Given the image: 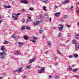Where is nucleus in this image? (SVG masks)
<instances>
[{"label":"nucleus","instance_id":"29","mask_svg":"<svg viewBox=\"0 0 79 79\" xmlns=\"http://www.w3.org/2000/svg\"><path fill=\"white\" fill-rule=\"evenodd\" d=\"M16 55H19V54H20V52H19L18 51H17L15 52Z\"/></svg>","mask_w":79,"mask_h":79},{"label":"nucleus","instance_id":"58","mask_svg":"<svg viewBox=\"0 0 79 79\" xmlns=\"http://www.w3.org/2000/svg\"><path fill=\"white\" fill-rule=\"evenodd\" d=\"M72 66H75V65H72Z\"/></svg>","mask_w":79,"mask_h":79},{"label":"nucleus","instance_id":"6","mask_svg":"<svg viewBox=\"0 0 79 79\" xmlns=\"http://www.w3.org/2000/svg\"><path fill=\"white\" fill-rule=\"evenodd\" d=\"M75 45L76 46L75 50L77 51V50H78L79 49V44L76 43L75 44Z\"/></svg>","mask_w":79,"mask_h":79},{"label":"nucleus","instance_id":"37","mask_svg":"<svg viewBox=\"0 0 79 79\" xmlns=\"http://www.w3.org/2000/svg\"><path fill=\"white\" fill-rule=\"evenodd\" d=\"M12 37L13 38H14V39H16V36L13 35H12Z\"/></svg>","mask_w":79,"mask_h":79},{"label":"nucleus","instance_id":"4","mask_svg":"<svg viewBox=\"0 0 79 79\" xmlns=\"http://www.w3.org/2000/svg\"><path fill=\"white\" fill-rule=\"evenodd\" d=\"M59 27L58 29L60 31H63V27L64 26L63 25L60 24L58 25Z\"/></svg>","mask_w":79,"mask_h":79},{"label":"nucleus","instance_id":"51","mask_svg":"<svg viewBox=\"0 0 79 79\" xmlns=\"http://www.w3.org/2000/svg\"><path fill=\"white\" fill-rule=\"evenodd\" d=\"M48 53V51H46V52H45V54H47V53Z\"/></svg>","mask_w":79,"mask_h":79},{"label":"nucleus","instance_id":"14","mask_svg":"<svg viewBox=\"0 0 79 79\" xmlns=\"http://www.w3.org/2000/svg\"><path fill=\"white\" fill-rule=\"evenodd\" d=\"M55 16L56 17H58L60 16V12H58L55 14Z\"/></svg>","mask_w":79,"mask_h":79},{"label":"nucleus","instance_id":"20","mask_svg":"<svg viewBox=\"0 0 79 79\" xmlns=\"http://www.w3.org/2000/svg\"><path fill=\"white\" fill-rule=\"evenodd\" d=\"M74 56L75 58H77L78 57V55L77 54H75L74 55Z\"/></svg>","mask_w":79,"mask_h":79},{"label":"nucleus","instance_id":"52","mask_svg":"<svg viewBox=\"0 0 79 79\" xmlns=\"http://www.w3.org/2000/svg\"><path fill=\"white\" fill-rule=\"evenodd\" d=\"M17 70H15L14 71V73H16L17 72Z\"/></svg>","mask_w":79,"mask_h":79},{"label":"nucleus","instance_id":"2","mask_svg":"<svg viewBox=\"0 0 79 79\" xmlns=\"http://www.w3.org/2000/svg\"><path fill=\"white\" fill-rule=\"evenodd\" d=\"M38 20H40V21H38L36 22H33V24L34 26H37L38 24L40 23H41V22H42V20H41L40 18L38 19Z\"/></svg>","mask_w":79,"mask_h":79},{"label":"nucleus","instance_id":"36","mask_svg":"<svg viewBox=\"0 0 79 79\" xmlns=\"http://www.w3.org/2000/svg\"><path fill=\"white\" fill-rule=\"evenodd\" d=\"M69 70H70V71H71L72 70V68H71V67L69 66Z\"/></svg>","mask_w":79,"mask_h":79},{"label":"nucleus","instance_id":"28","mask_svg":"<svg viewBox=\"0 0 79 79\" xmlns=\"http://www.w3.org/2000/svg\"><path fill=\"white\" fill-rule=\"evenodd\" d=\"M76 40H74L73 41V44H76Z\"/></svg>","mask_w":79,"mask_h":79},{"label":"nucleus","instance_id":"33","mask_svg":"<svg viewBox=\"0 0 79 79\" xmlns=\"http://www.w3.org/2000/svg\"><path fill=\"white\" fill-rule=\"evenodd\" d=\"M70 9L72 10V11H73V6H71Z\"/></svg>","mask_w":79,"mask_h":79},{"label":"nucleus","instance_id":"18","mask_svg":"<svg viewBox=\"0 0 79 79\" xmlns=\"http://www.w3.org/2000/svg\"><path fill=\"white\" fill-rule=\"evenodd\" d=\"M48 44L49 47H50L51 46V42L50 41H48Z\"/></svg>","mask_w":79,"mask_h":79},{"label":"nucleus","instance_id":"30","mask_svg":"<svg viewBox=\"0 0 79 79\" xmlns=\"http://www.w3.org/2000/svg\"><path fill=\"white\" fill-rule=\"evenodd\" d=\"M44 32V30H40L39 32H40V34H41V33H42V32Z\"/></svg>","mask_w":79,"mask_h":79},{"label":"nucleus","instance_id":"7","mask_svg":"<svg viewBox=\"0 0 79 79\" xmlns=\"http://www.w3.org/2000/svg\"><path fill=\"white\" fill-rule=\"evenodd\" d=\"M27 0H22L21 1H20L21 3H24V4H27L28 3L27 1Z\"/></svg>","mask_w":79,"mask_h":79},{"label":"nucleus","instance_id":"25","mask_svg":"<svg viewBox=\"0 0 79 79\" xmlns=\"http://www.w3.org/2000/svg\"><path fill=\"white\" fill-rule=\"evenodd\" d=\"M25 29V26H23L22 27V28L21 29L22 31H24Z\"/></svg>","mask_w":79,"mask_h":79},{"label":"nucleus","instance_id":"32","mask_svg":"<svg viewBox=\"0 0 79 79\" xmlns=\"http://www.w3.org/2000/svg\"><path fill=\"white\" fill-rule=\"evenodd\" d=\"M57 52L58 54L59 55H60L61 54L60 51L58 50L57 49Z\"/></svg>","mask_w":79,"mask_h":79},{"label":"nucleus","instance_id":"62","mask_svg":"<svg viewBox=\"0 0 79 79\" xmlns=\"http://www.w3.org/2000/svg\"><path fill=\"white\" fill-rule=\"evenodd\" d=\"M27 16H29V15H30V14H27Z\"/></svg>","mask_w":79,"mask_h":79},{"label":"nucleus","instance_id":"39","mask_svg":"<svg viewBox=\"0 0 79 79\" xmlns=\"http://www.w3.org/2000/svg\"><path fill=\"white\" fill-rule=\"evenodd\" d=\"M16 15L17 17L18 18V16H19V15H20V13H19L17 14V15Z\"/></svg>","mask_w":79,"mask_h":79},{"label":"nucleus","instance_id":"23","mask_svg":"<svg viewBox=\"0 0 79 79\" xmlns=\"http://www.w3.org/2000/svg\"><path fill=\"white\" fill-rule=\"evenodd\" d=\"M26 69H31V66H28L26 67Z\"/></svg>","mask_w":79,"mask_h":79},{"label":"nucleus","instance_id":"24","mask_svg":"<svg viewBox=\"0 0 79 79\" xmlns=\"http://www.w3.org/2000/svg\"><path fill=\"white\" fill-rule=\"evenodd\" d=\"M62 35V33H60L59 34L58 37H60V36H61Z\"/></svg>","mask_w":79,"mask_h":79},{"label":"nucleus","instance_id":"49","mask_svg":"<svg viewBox=\"0 0 79 79\" xmlns=\"http://www.w3.org/2000/svg\"><path fill=\"white\" fill-rule=\"evenodd\" d=\"M61 22H62V23H63L64 22V20L63 19L61 20Z\"/></svg>","mask_w":79,"mask_h":79},{"label":"nucleus","instance_id":"16","mask_svg":"<svg viewBox=\"0 0 79 79\" xmlns=\"http://www.w3.org/2000/svg\"><path fill=\"white\" fill-rule=\"evenodd\" d=\"M63 17L64 19H67L68 18V16L67 15H63Z\"/></svg>","mask_w":79,"mask_h":79},{"label":"nucleus","instance_id":"47","mask_svg":"<svg viewBox=\"0 0 79 79\" xmlns=\"http://www.w3.org/2000/svg\"><path fill=\"white\" fill-rule=\"evenodd\" d=\"M49 21H50V22H52V18H50Z\"/></svg>","mask_w":79,"mask_h":79},{"label":"nucleus","instance_id":"45","mask_svg":"<svg viewBox=\"0 0 79 79\" xmlns=\"http://www.w3.org/2000/svg\"><path fill=\"white\" fill-rule=\"evenodd\" d=\"M21 69H19V70H18V72H19V73H20V72H21Z\"/></svg>","mask_w":79,"mask_h":79},{"label":"nucleus","instance_id":"12","mask_svg":"<svg viewBox=\"0 0 79 79\" xmlns=\"http://www.w3.org/2000/svg\"><path fill=\"white\" fill-rule=\"evenodd\" d=\"M75 38L76 39H78L79 38V34H77L75 36Z\"/></svg>","mask_w":79,"mask_h":79},{"label":"nucleus","instance_id":"57","mask_svg":"<svg viewBox=\"0 0 79 79\" xmlns=\"http://www.w3.org/2000/svg\"><path fill=\"white\" fill-rule=\"evenodd\" d=\"M0 79H2V77H0Z\"/></svg>","mask_w":79,"mask_h":79},{"label":"nucleus","instance_id":"3","mask_svg":"<svg viewBox=\"0 0 79 79\" xmlns=\"http://www.w3.org/2000/svg\"><path fill=\"white\" fill-rule=\"evenodd\" d=\"M32 39L31 40V41L33 43H35L36 42V40L37 39V37L33 36L31 37Z\"/></svg>","mask_w":79,"mask_h":79},{"label":"nucleus","instance_id":"54","mask_svg":"<svg viewBox=\"0 0 79 79\" xmlns=\"http://www.w3.org/2000/svg\"><path fill=\"white\" fill-rule=\"evenodd\" d=\"M2 20H0V24H1V23L2 22Z\"/></svg>","mask_w":79,"mask_h":79},{"label":"nucleus","instance_id":"19","mask_svg":"<svg viewBox=\"0 0 79 79\" xmlns=\"http://www.w3.org/2000/svg\"><path fill=\"white\" fill-rule=\"evenodd\" d=\"M46 8L47 7H46V6H44L43 7V8L44 11H47V10L46 9Z\"/></svg>","mask_w":79,"mask_h":79},{"label":"nucleus","instance_id":"10","mask_svg":"<svg viewBox=\"0 0 79 79\" xmlns=\"http://www.w3.org/2000/svg\"><path fill=\"white\" fill-rule=\"evenodd\" d=\"M42 2L44 3H47L48 2V0H41Z\"/></svg>","mask_w":79,"mask_h":79},{"label":"nucleus","instance_id":"21","mask_svg":"<svg viewBox=\"0 0 79 79\" xmlns=\"http://www.w3.org/2000/svg\"><path fill=\"white\" fill-rule=\"evenodd\" d=\"M29 19H31V18L30 17H28V19H27V21L26 22V23H28V22L30 21V20H29Z\"/></svg>","mask_w":79,"mask_h":79},{"label":"nucleus","instance_id":"56","mask_svg":"<svg viewBox=\"0 0 79 79\" xmlns=\"http://www.w3.org/2000/svg\"><path fill=\"white\" fill-rule=\"evenodd\" d=\"M55 64L56 65H58V63H55Z\"/></svg>","mask_w":79,"mask_h":79},{"label":"nucleus","instance_id":"5","mask_svg":"<svg viewBox=\"0 0 79 79\" xmlns=\"http://www.w3.org/2000/svg\"><path fill=\"white\" fill-rule=\"evenodd\" d=\"M12 18H14L15 20H17L18 19V17L16 16V15L15 13H13Z\"/></svg>","mask_w":79,"mask_h":79},{"label":"nucleus","instance_id":"35","mask_svg":"<svg viewBox=\"0 0 79 79\" xmlns=\"http://www.w3.org/2000/svg\"><path fill=\"white\" fill-rule=\"evenodd\" d=\"M20 38V37L17 36H16V38H15V39H16L17 40H18V39H19Z\"/></svg>","mask_w":79,"mask_h":79},{"label":"nucleus","instance_id":"61","mask_svg":"<svg viewBox=\"0 0 79 79\" xmlns=\"http://www.w3.org/2000/svg\"><path fill=\"white\" fill-rule=\"evenodd\" d=\"M5 3H8V1L6 2Z\"/></svg>","mask_w":79,"mask_h":79},{"label":"nucleus","instance_id":"38","mask_svg":"<svg viewBox=\"0 0 79 79\" xmlns=\"http://www.w3.org/2000/svg\"><path fill=\"white\" fill-rule=\"evenodd\" d=\"M23 79H26V78H27V77L26 76L24 75L23 77H22Z\"/></svg>","mask_w":79,"mask_h":79},{"label":"nucleus","instance_id":"60","mask_svg":"<svg viewBox=\"0 0 79 79\" xmlns=\"http://www.w3.org/2000/svg\"><path fill=\"white\" fill-rule=\"evenodd\" d=\"M76 77H79V76L77 75Z\"/></svg>","mask_w":79,"mask_h":79},{"label":"nucleus","instance_id":"15","mask_svg":"<svg viewBox=\"0 0 79 79\" xmlns=\"http://www.w3.org/2000/svg\"><path fill=\"white\" fill-rule=\"evenodd\" d=\"M23 38L24 39L26 40H28V39H29V38L26 35L24 36Z\"/></svg>","mask_w":79,"mask_h":79},{"label":"nucleus","instance_id":"22","mask_svg":"<svg viewBox=\"0 0 79 79\" xmlns=\"http://www.w3.org/2000/svg\"><path fill=\"white\" fill-rule=\"evenodd\" d=\"M78 69H74L73 70V72H76V71H77Z\"/></svg>","mask_w":79,"mask_h":79},{"label":"nucleus","instance_id":"50","mask_svg":"<svg viewBox=\"0 0 79 79\" xmlns=\"http://www.w3.org/2000/svg\"><path fill=\"white\" fill-rule=\"evenodd\" d=\"M53 29H57V27H53Z\"/></svg>","mask_w":79,"mask_h":79},{"label":"nucleus","instance_id":"17","mask_svg":"<svg viewBox=\"0 0 79 79\" xmlns=\"http://www.w3.org/2000/svg\"><path fill=\"white\" fill-rule=\"evenodd\" d=\"M26 29L27 30H28L29 31H30L31 30V27L28 26L26 27Z\"/></svg>","mask_w":79,"mask_h":79},{"label":"nucleus","instance_id":"64","mask_svg":"<svg viewBox=\"0 0 79 79\" xmlns=\"http://www.w3.org/2000/svg\"><path fill=\"white\" fill-rule=\"evenodd\" d=\"M78 5H79V2H78Z\"/></svg>","mask_w":79,"mask_h":79},{"label":"nucleus","instance_id":"1","mask_svg":"<svg viewBox=\"0 0 79 79\" xmlns=\"http://www.w3.org/2000/svg\"><path fill=\"white\" fill-rule=\"evenodd\" d=\"M5 46H1V50L2 51H3L2 52L0 53V58H2V59H4L5 58V56L6 55V52L7 51L5 50Z\"/></svg>","mask_w":79,"mask_h":79},{"label":"nucleus","instance_id":"63","mask_svg":"<svg viewBox=\"0 0 79 79\" xmlns=\"http://www.w3.org/2000/svg\"><path fill=\"white\" fill-rule=\"evenodd\" d=\"M69 40H67V42H69Z\"/></svg>","mask_w":79,"mask_h":79},{"label":"nucleus","instance_id":"8","mask_svg":"<svg viewBox=\"0 0 79 79\" xmlns=\"http://www.w3.org/2000/svg\"><path fill=\"white\" fill-rule=\"evenodd\" d=\"M3 6L5 8H10L11 7V6L10 5H8V6H6V5H3Z\"/></svg>","mask_w":79,"mask_h":79},{"label":"nucleus","instance_id":"41","mask_svg":"<svg viewBox=\"0 0 79 79\" xmlns=\"http://www.w3.org/2000/svg\"><path fill=\"white\" fill-rule=\"evenodd\" d=\"M58 8V6H56V5H55V6L54 7V8L55 9H56V8Z\"/></svg>","mask_w":79,"mask_h":79},{"label":"nucleus","instance_id":"13","mask_svg":"<svg viewBox=\"0 0 79 79\" xmlns=\"http://www.w3.org/2000/svg\"><path fill=\"white\" fill-rule=\"evenodd\" d=\"M44 71V68H42L41 71L39 72V73L40 74H41V73H42Z\"/></svg>","mask_w":79,"mask_h":79},{"label":"nucleus","instance_id":"11","mask_svg":"<svg viewBox=\"0 0 79 79\" xmlns=\"http://www.w3.org/2000/svg\"><path fill=\"white\" fill-rule=\"evenodd\" d=\"M36 58H33L31 60L30 62H29V64L31 63L32 62H34V60H35Z\"/></svg>","mask_w":79,"mask_h":79},{"label":"nucleus","instance_id":"26","mask_svg":"<svg viewBox=\"0 0 79 79\" xmlns=\"http://www.w3.org/2000/svg\"><path fill=\"white\" fill-rule=\"evenodd\" d=\"M19 45H23V42H18Z\"/></svg>","mask_w":79,"mask_h":79},{"label":"nucleus","instance_id":"31","mask_svg":"<svg viewBox=\"0 0 79 79\" xmlns=\"http://www.w3.org/2000/svg\"><path fill=\"white\" fill-rule=\"evenodd\" d=\"M3 44H8V41H5Z\"/></svg>","mask_w":79,"mask_h":79},{"label":"nucleus","instance_id":"27","mask_svg":"<svg viewBox=\"0 0 79 79\" xmlns=\"http://www.w3.org/2000/svg\"><path fill=\"white\" fill-rule=\"evenodd\" d=\"M60 78V76L59 75H56V77H55V79H58Z\"/></svg>","mask_w":79,"mask_h":79},{"label":"nucleus","instance_id":"40","mask_svg":"<svg viewBox=\"0 0 79 79\" xmlns=\"http://www.w3.org/2000/svg\"><path fill=\"white\" fill-rule=\"evenodd\" d=\"M22 21L23 23H24L25 22V19H24L23 18L22 19Z\"/></svg>","mask_w":79,"mask_h":79},{"label":"nucleus","instance_id":"59","mask_svg":"<svg viewBox=\"0 0 79 79\" xmlns=\"http://www.w3.org/2000/svg\"><path fill=\"white\" fill-rule=\"evenodd\" d=\"M77 24H78V26H79V22H78Z\"/></svg>","mask_w":79,"mask_h":79},{"label":"nucleus","instance_id":"9","mask_svg":"<svg viewBox=\"0 0 79 79\" xmlns=\"http://www.w3.org/2000/svg\"><path fill=\"white\" fill-rule=\"evenodd\" d=\"M69 2V0H65L64 2H62V4L64 5V4H66V3H68Z\"/></svg>","mask_w":79,"mask_h":79},{"label":"nucleus","instance_id":"55","mask_svg":"<svg viewBox=\"0 0 79 79\" xmlns=\"http://www.w3.org/2000/svg\"><path fill=\"white\" fill-rule=\"evenodd\" d=\"M32 3H35V2H34L33 1H32Z\"/></svg>","mask_w":79,"mask_h":79},{"label":"nucleus","instance_id":"53","mask_svg":"<svg viewBox=\"0 0 79 79\" xmlns=\"http://www.w3.org/2000/svg\"><path fill=\"white\" fill-rule=\"evenodd\" d=\"M45 36H44V35H43V37H42V38H43V39H44V38H45Z\"/></svg>","mask_w":79,"mask_h":79},{"label":"nucleus","instance_id":"46","mask_svg":"<svg viewBox=\"0 0 79 79\" xmlns=\"http://www.w3.org/2000/svg\"><path fill=\"white\" fill-rule=\"evenodd\" d=\"M72 57H73V56L71 55H70L69 56V58H72Z\"/></svg>","mask_w":79,"mask_h":79},{"label":"nucleus","instance_id":"43","mask_svg":"<svg viewBox=\"0 0 79 79\" xmlns=\"http://www.w3.org/2000/svg\"><path fill=\"white\" fill-rule=\"evenodd\" d=\"M29 10H33L34 9H33V8H32V7H30Z\"/></svg>","mask_w":79,"mask_h":79},{"label":"nucleus","instance_id":"48","mask_svg":"<svg viewBox=\"0 0 79 79\" xmlns=\"http://www.w3.org/2000/svg\"><path fill=\"white\" fill-rule=\"evenodd\" d=\"M52 76L50 75L49 76V79H52Z\"/></svg>","mask_w":79,"mask_h":79},{"label":"nucleus","instance_id":"42","mask_svg":"<svg viewBox=\"0 0 79 79\" xmlns=\"http://www.w3.org/2000/svg\"><path fill=\"white\" fill-rule=\"evenodd\" d=\"M21 11H22L23 12H25V9H23L21 10Z\"/></svg>","mask_w":79,"mask_h":79},{"label":"nucleus","instance_id":"34","mask_svg":"<svg viewBox=\"0 0 79 79\" xmlns=\"http://www.w3.org/2000/svg\"><path fill=\"white\" fill-rule=\"evenodd\" d=\"M45 16H47L48 18V15H47V14H45L44 15V18H47V17H46Z\"/></svg>","mask_w":79,"mask_h":79},{"label":"nucleus","instance_id":"44","mask_svg":"<svg viewBox=\"0 0 79 79\" xmlns=\"http://www.w3.org/2000/svg\"><path fill=\"white\" fill-rule=\"evenodd\" d=\"M66 26H67L68 28H69L70 27H71V26L69 25H66Z\"/></svg>","mask_w":79,"mask_h":79}]
</instances>
